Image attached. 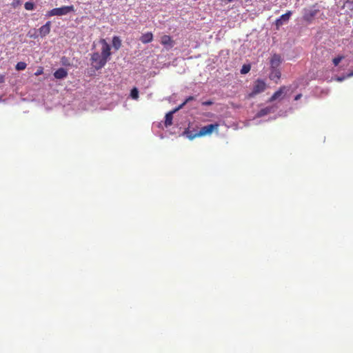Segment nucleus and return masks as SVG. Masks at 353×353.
Returning a JSON list of instances; mask_svg holds the SVG:
<instances>
[{
	"label": "nucleus",
	"instance_id": "nucleus-3",
	"mask_svg": "<svg viewBox=\"0 0 353 353\" xmlns=\"http://www.w3.org/2000/svg\"><path fill=\"white\" fill-rule=\"evenodd\" d=\"M74 11V6H62L61 8H53L51 10L48 11L46 16L47 17H52V16H62L68 14L70 12Z\"/></svg>",
	"mask_w": 353,
	"mask_h": 353
},
{
	"label": "nucleus",
	"instance_id": "nucleus-24",
	"mask_svg": "<svg viewBox=\"0 0 353 353\" xmlns=\"http://www.w3.org/2000/svg\"><path fill=\"white\" fill-rule=\"evenodd\" d=\"M20 4H21V1L20 0H14L12 2L11 6H12V7L15 8L17 6H19Z\"/></svg>",
	"mask_w": 353,
	"mask_h": 353
},
{
	"label": "nucleus",
	"instance_id": "nucleus-1",
	"mask_svg": "<svg viewBox=\"0 0 353 353\" xmlns=\"http://www.w3.org/2000/svg\"><path fill=\"white\" fill-rule=\"evenodd\" d=\"M100 43L102 45L101 54L98 52L91 54V64L95 70H99L103 68L111 55V48L105 39H101Z\"/></svg>",
	"mask_w": 353,
	"mask_h": 353
},
{
	"label": "nucleus",
	"instance_id": "nucleus-18",
	"mask_svg": "<svg viewBox=\"0 0 353 353\" xmlns=\"http://www.w3.org/2000/svg\"><path fill=\"white\" fill-rule=\"evenodd\" d=\"M130 96L133 99H138L139 98V90L137 88H134L131 90Z\"/></svg>",
	"mask_w": 353,
	"mask_h": 353
},
{
	"label": "nucleus",
	"instance_id": "nucleus-27",
	"mask_svg": "<svg viewBox=\"0 0 353 353\" xmlns=\"http://www.w3.org/2000/svg\"><path fill=\"white\" fill-rule=\"evenodd\" d=\"M302 97V94H297L295 97H294V100L295 101H298L299 99H301V97Z\"/></svg>",
	"mask_w": 353,
	"mask_h": 353
},
{
	"label": "nucleus",
	"instance_id": "nucleus-21",
	"mask_svg": "<svg viewBox=\"0 0 353 353\" xmlns=\"http://www.w3.org/2000/svg\"><path fill=\"white\" fill-rule=\"evenodd\" d=\"M344 59V56L340 55L333 59L332 62L335 66H337L339 63Z\"/></svg>",
	"mask_w": 353,
	"mask_h": 353
},
{
	"label": "nucleus",
	"instance_id": "nucleus-14",
	"mask_svg": "<svg viewBox=\"0 0 353 353\" xmlns=\"http://www.w3.org/2000/svg\"><path fill=\"white\" fill-rule=\"evenodd\" d=\"M112 46L116 50H118L121 46V40L118 36H114L112 38Z\"/></svg>",
	"mask_w": 353,
	"mask_h": 353
},
{
	"label": "nucleus",
	"instance_id": "nucleus-25",
	"mask_svg": "<svg viewBox=\"0 0 353 353\" xmlns=\"http://www.w3.org/2000/svg\"><path fill=\"white\" fill-rule=\"evenodd\" d=\"M212 103H212V101H203V102L202 103V105H212Z\"/></svg>",
	"mask_w": 353,
	"mask_h": 353
},
{
	"label": "nucleus",
	"instance_id": "nucleus-16",
	"mask_svg": "<svg viewBox=\"0 0 353 353\" xmlns=\"http://www.w3.org/2000/svg\"><path fill=\"white\" fill-rule=\"evenodd\" d=\"M27 64L23 61H19L17 63L15 68L17 70H23L26 68Z\"/></svg>",
	"mask_w": 353,
	"mask_h": 353
},
{
	"label": "nucleus",
	"instance_id": "nucleus-7",
	"mask_svg": "<svg viewBox=\"0 0 353 353\" xmlns=\"http://www.w3.org/2000/svg\"><path fill=\"white\" fill-rule=\"evenodd\" d=\"M282 62V59L280 54H274L270 60V69L278 68Z\"/></svg>",
	"mask_w": 353,
	"mask_h": 353
},
{
	"label": "nucleus",
	"instance_id": "nucleus-15",
	"mask_svg": "<svg viewBox=\"0 0 353 353\" xmlns=\"http://www.w3.org/2000/svg\"><path fill=\"white\" fill-rule=\"evenodd\" d=\"M183 133L186 135V137L190 140H192L196 137H200L199 136L197 135V132L194 133L192 131L190 130L189 129H186Z\"/></svg>",
	"mask_w": 353,
	"mask_h": 353
},
{
	"label": "nucleus",
	"instance_id": "nucleus-5",
	"mask_svg": "<svg viewBox=\"0 0 353 353\" xmlns=\"http://www.w3.org/2000/svg\"><path fill=\"white\" fill-rule=\"evenodd\" d=\"M160 42L168 50L173 48L175 44V41L172 37L167 34H164L161 37Z\"/></svg>",
	"mask_w": 353,
	"mask_h": 353
},
{
	"label": "nucleus",
	"instance_id": "nucleus-8",
	"mask_svg": "<svg viewBox=\"0 0 353 353\" xmlns=\"http://www.w3.org/2000/svg\"><path fill=\"white\" fill-rule=\"evenodd\" d=\"M281 77V72L279 68L270 69L269 74L270 79L274 81L276 83H278Z\"/></svg>",
	"mask_w": 353,
	"mask_h": 353
},
{
	"label": "nucleus",
	"instance_id": "nucleus-19",
	"mask_svg": "<svg viewBox=\"0 0 353 353\" xmlns=\"http://www.w3.org/2000/svg\"><path fill=\"white\" fill-rule=\"evenodd\" d=\"M270 110H271L270 108H265L263 109H261L259 112L258 114L259 117H263V116H265V115L268 114V113H270Z\"/></svg>",
	"mask_w": 353,
	"mask_h": 353
},
{
	"label": "nucleus",
	"instance_id": "nucleus-13",
	"mask_svg": "<svg viewBox=\"0 0 353 353\" xmlns=\"http://www.w3.org/2000/svg\"><path fill=\"white\" fill-rule=\"evenodd\" d=\"M153 40V34L152 32H146L145 34H143L141 37H140V41L143 43H148L152 41Z\"/></svg>",
	"mask_w": 353,
	"mask_h": 353
},
{
	"label": "nucleus",
	"instance_id": "nucleus-29",
	"mask_svg": "<svg viewBox=\"0 0 353 353\" xmlns=\"http://www.w3.org/2000/svg\"><path fill=\"white\" fill-rule=\"evenodd\" d=\"M350 75H351V76H352V75H353V72H352V73L350 74Z\"/></svg>",
	"mask_w": 353,
	"mask_h": 353
},
{
	"label": "nucleus",
	"instance_id": "nucleus-10",
	"mask_svg": "<svg viewBox=\"0 0 353 353\" xmlns=\"http://www.w3.org/2000/svg\"><path fill=\"white\" fill-rule=\"evenodd\" d=\"M292 14V12L291 11H288V12H286L285 14H282L279 19H276V26L277 27H279L281 26H282L284 22H287L288 21V20L290 19V17Z\"/></svg>",
	"mask_w": 353,
	"mask_h": 353
},
{
	"label": "nucleus",
	"instance_id": "nucleus-4",
	"mask_svg": "<svg viewBox=\"0 0 353 353\" xmlns=\"http://www.w3.org/2000/svg\"><path fill=\"white\" fill-rule=\"evenodd\" d=\"M219 125L218 123L210 124L208 125H205L199 130L197 132V135L201 137H204L206 135H210L212 133L214 130H217Z\"/></svg>",
	"mask_w": 353,
	"mask_h": 353
},
{
	"label": "nucleus",
	"instance_id": "nucleus-2",
	"mask_svg": "<svg viewBox=\"0 0 353 353\" xmlns=\"http://www.w3.org/2000/svg\"><path fill=\"white\" fill-rule=\"evenodd\" d=\"M267 88L266 83L261 79H257L254 81L252 91L249 93L248 97L252 98L256 95L264 92Z\"/></svg>",
	"mask_w": 353,
	"mask_h": 353
},
{
	"label": "nucleus",
	"instance_id": "nucleus-12",
	"mask_svg": "<svg viewBox=\"0 0 353 353\" xmlns=\"http://www.w3.org/2000/svg\"><path fill=\"white\" fill-rule=\"evenodd\" d=\"M54 76L57 79H62L68 76V72L65 68H61L54 72Z\"/></svg>",
	"mask_w": 353,
	"mask_h": 353
},
{
	"label": "nucleus",
	"instance_id": "nucleus-26",
	"mask_svg": "<svg viewBox=\"0 0 353 353\" xmlns=\"http://www.w3.org/2000/svg\"><path fill=\"white\" fill-rule=\"evenodd\" d=\"M4 81H5V77H4V75H1H1H0V83H3V82H4Z\"/></svg>",
	"mask_w": 353,
	"mask_h": 353
},
{
	"label": "nucleus",
	"instance_id": "nucleus-6",
	"mask_svg": "<svg viewBox=\"0 0 353 353\" xmlns=\"http://www.w3.org/2000/svg\"><path fill=\"white\" fill-rule=\"evenodd\" d=\"M290 90V87H287L285 85L281 86L279 89L276 91L272 96L269 99V102H272L279 98H280L281 96H283L284 94H285L288 90Z\"/></svg>",
	"mask_w": 353,
	"mask_h": 353
},
{
	"label": "nucleus",
	"instance_id": "nucleus-20",
	"mask_svg": "<svg viewBox=\"0 0 353 353\" xmlns=\"http://www.w3.org/2000/svg\"><path fill=\"white\" fill-rule=\"evenodd\" d=\"M24 8L27 10H32L34 8V4L31 1H28L25 3Z\"/></svg>",
	"mask_w": 353,
	"mask_h": 353
},
{
	"label": "nucleus",
	"instance_id": "nucleus-11",
	"mask_svg": "<svg viewBox=\"0 0 353 353\" xmlns=\"http://www.w3.org/2000/svg\"><path fill=\"white\" fill-rule=\"evenodd\" d=\"M179 110L174 109L172 111L168 112L165 116V126L168 127L172 125L173 114Z\"/></svg>",
	"mask_w": 353,
	"mask_h": 353
},
{
	"label": "nucleus",
	"instance_id": "nucleus-9",
	"mask_svg": "<svg viewBox=\"0 0 353 353\" xmlns=\"http://www.w3.org/2000/svg\"><path fill=\"white\" fill-rule=\"evenodd\" d=\"M51 28V22L47 21L46 24L42 26L39 29V34L41 37H45L46 35H48L50 32Z\"/></svg>",
	"mask_w": 353,
	"mask_h": 353
},
{
	"label": "nucleus",
	"instance_id": "nucleus-28",
	"mask_svg": "<svg viewBox=\"0 0 353 353\" xmlns=\"http://www.w3.org/2000/svg\"><path fill=\"white\" fill-rule=\"evenodd\" d=\"M228 2H232L233 0H227Z\"/></svg>",
	"mask_w": 353,
	"mask_h": 353
},
{
	"label": "nucleus",
	"instance_id": "nucleus-22",
	"mask_svg": "<svg viewBox=\"0 0 353 353\" xmlns=\"http://www.w3.org/2000/svg\"><path fill=\"white\" fill-rule=\"evenodd\" d=\"M194 99H195L194 97L190 96L189 97H188L185 99V101L183 103H181L179 107L176 108V110L181 109L187 103H188L190 101H193Z\"/></svg>",
	"mask_w": 353,
	"mask_h": 353
},
{
	"label": "nucleus",
	"instance_id": "nucleus-17",
	"mask_svg": "<svg viewBox=\"0 0 353 353\" xmlns=\"http://www.w3.org/2000/svg\"><path fill=\"white\" fill-rule=\"evenodd\" d=\"M250 69L251 66L250 64H244L241 69V73L242 74H245L250 72Z\"/></svg>",
	"mask_w": 353,
	"mask_h": 353
},
{
	"label": "nucleus",
	"instance_id": "nucleus-23",
	"mask_svg": "<svg viewBox=\"0 0 353 353\" xmlns=\"http://www.w3.org/2000/svg\"><path fill=\"white\" fill-rule=\"evenodd\" d=\"M43 73V67H39L37 71L34 73V75L39 76Z\"/></svg>",
	"mask_w": 353,
	"mask_h": 353
}]
</instances>
